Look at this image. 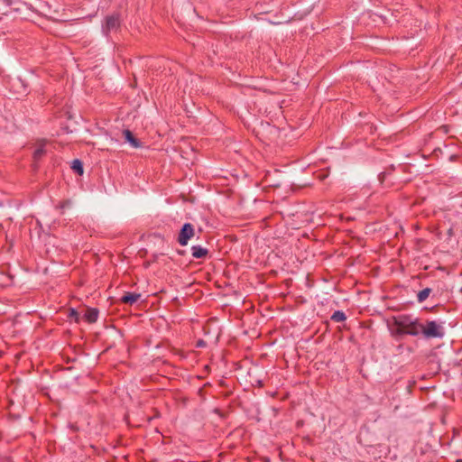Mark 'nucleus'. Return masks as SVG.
I'll return each instance as SVG.
<instances>
[{
  "mask_svg": "<svg viewBox=\"0 0 462 462\" xmlns=\"http://www.w3.org/2000/svg\"><path fill=\"white\" fill-rule=\"evenodd\" d=\"M69 316H70L71 318H74L77 321L79 320V313L77 312V310H76L71 309V310H70Z\"/></svg>",
  "mask_w": 462,
  "mask_h": 462,
  "instance_id": "ddd939ff",
  "label": "nucleus"
},
{
  "mask_svg": "<svg viewBox=\"0 0 462 462\" xmlns=\"http://www.w3.org/2000/svg\"><path fill=\"white\" fill-rule=\"evenodd\" d=\"M71 168L76 171L79 175H82L83 174V166H82V162L76 159L72 162V165H71Z\"/></svg>",
  "mask_w": 462,
  "mask_h": 462,
  "instance_id": "9b49d317",
  "label": "nucleus"
},
{
  "mask_svg": "<svg viewBox=\"0 0 462 462\" xmlns=\"http://www.w3.org/2000/svg\"><path fill=\"white\" fill-rule=\"evenodd\" d=\"M394 324L397 326L398 334H407L411 336L420 335L421 323H420L417 319L402 315L394 319Z\"/></svg>",
  "mask_w": 462,
  "mask_h": 462,
  "instance_id": "f257e3e1",
  "label": "nucleus"
},
{
  "mask_svg": "<svg viewBox=\"0 0 462 462\" xmlns=\"http://www.w3.org/2000/svg\"><path fill=\"white\" fill-rule=\"evenodd\" d=\"M98 310L95 308L88 309L84 314V319L89 322L94 323L97 320Z\"/></svg>",
  "mask_w": 462,
  "mask_h": 462,
  "instance_id": "0eeeda50",
  "label": "nucleus"
},
{
  "mask_svg": "<svg viewBox=\"0 0 462 462\" xmlns=\"http://www.w3.org/2000/svg\"><path fill=\"white\" fill-rule=\"evenodd\" d=\"M141 297V294L139 293H126L124 295L121 299L122 302L127 303V304H134Z\"/></svg>",
  "mask_w": 462,
  "mask_h": 462,
  "instance_id": "6e6552de",
  "label": "nucleus"
},
{
  "mask_svg": "<svg viewBox=\"0 0 462 462\" xmlns=\"http://www.w3.org/2000/svg\"><path fill=\"white\" fill-rule=\"evenodd\" d=\"M430 292H431V289H430V288H425L422 291H420L417 295L418 301L420 303L425 301L427 300V298L429 297V295L430 294Z\"/></svg>",
  "mask_w": 462,
  "mask_h": 462,
  "instance_id": "1a4fd4ad",
  "label": "nucleus"
},
{
  "mask_svg": "<svg viewBox=\"0 0 462 462\" xmlns=\"http://www.w3.org/2000/svg\"><path fill=\"white\" fill-rule=\"evenodd\" d=\"M43 153H44V149H43V146L41 145L35 149V151L33 152V157L35 160H38Z\"/></svg>",
  "mask_w": 462,
  "mask_h": 462,
  "instance_id": "f8f14e48",
  "label": "nucleus"
},
{
  "mask_svg": "<svg viewBox=\"0 0 462 462\" xmlns=\"http://www.w3.org/2000/svg\"><path fill=\"white\" fill-rule=\"evenodd\" d=\"M195 235L194 226L190 223H185L179 234L178 242L180 245H187L190 238Z\"/></svg>",
  "mask_w": 462,
  "mask_h": 462,
  "instance_id": "7ed1b4c3",
  "label": "nucleus"
},
{
  "mask_svg": "<svg viewBox=\"0 0 462 462\" xmlns=\"http://www.w3.org/2000/svg\"><path fill=\"white\" fill-rule=\"evenodd\" d=\"M420 334L425 338H442L445 335V330L442 323L430 320L427 321L426 324H421Z\"/></svg>",
  "mask_w": 462,
  "mask_h": 462,
  "instance_id": "f03ea898",
  "label": "nucleus"
},
{
  "mask_svg": "<svg viewBox=\"0 0 462 462\" xmlns=\"http://www.w3.org/2000/svg\"><path fill=\"white\" fill-rule=\"evenodd\" d=\"M125 141L128 142L132 147L139 148L141 147V143L133 135L132 132L128 129L124 130L123 132Z\"/></svg>",
  "mask_w": 462,
  "mask_h": 462,
  "instance_id": "423d86ee",
  "label": "nucleus"
},
{
  "mask_svg": "<svg viewBox=\"0 0 462 462\" xmlns=\"http://www.w3.org/2000/svg\"><path fill=\"white\" fill-rule=\"evenodd\" d=\"M197 346H199V347H202V346H205V343H204V341L199 340V341L197 343Z\"/></svg>",
  "mask_w": 462,
  "mask_h": 462,
  "instance_id": "4468645a",
  "label": "nucleus"
},
{
  "mask_svg": "<svg viewBox=\"0 0 462 462\" xmlns=\"http://www.w3.org/2000/svg\"><path fill=\"white\" fill-rule=\"evenodd\" d=\"M120 26V19L118 14H112L106 18L105 23L102 25V32L107 35L110 32L116 30Z\"/></svg>",
  "mask_w": 462,
  "mask_h": 462,
  "instance_id": "20e7f679",
  "label": "nucleus"
},
{
  "mask_svg": "<svg viewBox=\"0 0 462 462\" xmlns=\"http://www.w3.org/2000/svg\"><path fill=\"white\" fill-rule=\"evenodd\" d=\"M346 314L341 310L335 311L333 313V315L331 316V319L336 322H342V321L346 320Z\"/></svg>",
  "mask_w": 462,
  "mask_h": 462,
  "instance_id": "9d476101",
  "label": "nucleus"
},
{
  "mask_svg": "<svg viewBox=\"0 0 462 462\" xmlns=\"http://www.w3.org/2000/svg\"><path fill=\"white\" fill-rule=\"evenodd\" d=\"M208 250L207 248L202 247L201 245H193L191 247V254L193 258L200 259L204 258L208 255Z\"/></svg>",
  "mask_w": 462,
  "mask_h": 462,
  "instance_id": "39448f33",
  "label": "nucleus"
}]
</instances>
